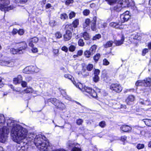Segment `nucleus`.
Returning a JSON list of instances; mask_svg holds the SVG:
<instances>
[{
  "mask_svg": "<svg viewBox=\"0 0 151 151\" xmlns=\"http://www.w3.org/2000/svg\"><path fill=\"white\" fill-rule=\"evenodd\" d=\"M14 121L8 120L7 125L10 127L12 126L10 131L11 137L12 140L17 143L16 149L17 151H26L28 147V142H23L26 139L27 141L28 131L21 126L14 123Z\"/></svg>",
  "mask_w": 151,
  "mask_h": 151,
  "instance_id": "1",
  "label": "nucleus"
},
{
  "mask_svg": "<svg viewBox=\"0 0 151 151\" xmlns=\"http://www.w3.org/2000/svg\"><path fill=\"white\" fill-rule=\"evenodd\" d=\"M13 121L14 123L17 124L16 122L11 119L6 120L4 115L0 114V142L4 143L7 139L8 135L9 132V129H12V126L10 127L7 125L9 120Z\"/></svg>",
  "mask_w": 151,
  "mask_h": 151,
  "instance_id": "2",
  "label": "nucleus"
},
{
  "mask_svg": "<svg viewBox=\"0 0 151 151\" xmlns=\"http://www.w3.org/2000/svg\"><path fill=\"white\" fill-rule=\"evenodd\" d=\"M27 139L28 142H33L37 146H38L39 144H40V143H41V142H42L44 140L46 139V138L45 136L41 134L36 135L35 134L30 133V134L29 135L28 133Z\"/></svg>",
  "mask_w": 151,
  "mask_h": 151,
  "instance_id": "3",
  "label": "nucleus"
},
{
  "mask_svg": "<svg viewBox=\"0 0 151 151\" xmlns=\"http://www.w3.org/2000/svg\"><path fill=\"white\" fill-rule=\"evenodd\" d=\"M76 86L81 89L83 91H85L88 93L89 96L93 98H96L97 97V94L96 92L92 88L84 86L83 87L82 84L80 83H77V85H76Z\"/></svg>",
  "mask_w": 151,
  "mask_h": 151,
  "instance_id": "4",
  "label": "nucleus"
},
{
  "mask_svg": "<svg viewBox=\"0 0 151 151\" xmlns=\"http://www.w3.org/2000/svg\"><path fill=\"white\" fill-rule=\"evenodd\" d=\"M9 0H0V9L2 11H8L13 9V6H9Z\"/></svg>",
  "mask_w": 151,
  "mask_h": 151,
  "instance_id": "5",
  "label": "nucleus"
},
{
  "mask_svg": "<svg viewBox=\"0 0 151 151\" xmlns=\"http://www.w3.org/2000/svg\"><path fill=\"white\" fill-rule=\"evenodd\" d=\"M42 142L36 147L41 151H48L50 148L49 142L46 139H45Z\"/></svg>",
  "mask_w": 151,
  "mask_h": 151,
  "instance_id": "6",
  "label": "nucleus"
},
{
  "mask_svg": "<svg viewBox=\"0 0 151 151\" xmlns=\"http://www.w3.org/2000/svg\"><path fill=\"white\" fill-rule=\"evenodd\" d=\"M110 89L117 93L120 92L122 89L121 86L118 84H112L110 86Z\"/></svg>",
  "mask_w": 151,
  "mask_h": 151,
  "instance_id": "7",
  "label": "nucleus"
},
{
  "mask_svg": "<svg viewBox=\"0 0 151 151\" xmlns=\"http://www.w3.org/2000/svg\"><path fill=\"white\" fill-rule=\"evenodd\" d=\"M52 103L58 108L63 109L65 107L64 104L56 99L51 98L50 99Z\"/></svg>",
  "mask_w": 151,
  "mask_h": 151,
  "instance_id": "8",
  "label": "nucleus"
},
{
  "mask_svg": "<svg viewBox=\"0 0 151 151\" xmlns=\"http://www.w3.org/2000/svg\"><path fill=\"white\" fill-rule=\"evenodd\" d=\"M120 18L122 22L127 21L131 17L129 11H127L120 15Z\"/></svg>",
  "mask_w": 151,
  "mask_h": 151,
  "instance_id": "9",
  "label": "nucleus"
},
{
  "mask_svg": "<svg viewBox=\"0 0 151 151\" xmlns=\"http://www.w3.org/2000/svg\"><path fill=\"white\" fill-rule=\"evenodd\" d=\"M14 64L12 61H5L0 60V65L3 66H6L9 67H12Z\"/></svg>",
  "mask_w": 151,
  "mask_h": 151,
  "instance_id": "10",
  "label": "nucleus"
},
{
  "mask_svg": "<svg viewBox=\"0 0 151 151\" xmlns=\"http://www.w3.org/2000/svg\"><path fill=\"white\" fill-rule=\"evenodd\" d=\"M134 99L135 97L134 96L130 95L126 99L125 101L127 104L128 105L131 104L134 101Z\"/></svg>",
  "mask_w": 151,
  "mask_h": 151,
  "instance_id": "11",
  "label": "nucleus"
},
{
  "mask_svg": "<svg viewBox=\"0 0 151 151\" xmlns=\"http://www.w3.org/2000/svg\"><path fill=\"white\" fill-rule=\"evenodd\" d=\"M63 37L65 41L70 40L72 37L71 32L69 30H67L65 34L64 35Z\"/></svg>",
  "mask_w": 151,
  "mask_h": 151,
  "instance_id": "12",
  "label": "nucleus"
},
{
  "mask_svg": "<svg viewBox=\"0 0 151 151\" xmlns=\"http://www.w3.org/2000/svg\"><path fill=\"white\" fill-rule=\"evenodd\" d=\"M122 23L119 22H112L110 23V26L116 28L122 29Z\"/></svg>",
  "mask_w": 151,
  "mask_h": 151,
  "instance_id": "13",
  "label": "nucleus"
},
{
  "mask_svg": "<svg viewBox=\"0 0 151 151\" xmlns=\"http://www.w3.org/2000/svg\"><path fill=\"white\" fill-rule=\"evenodd\" d=\"M22 80V77L21 75H18L17 77L13 79V83L15 84L20 83Z\"/></svg>",
  "mask_w": 151,
  "mask_h": 151,
  "instance_id": "14",
  "label": "nucleus"
},
{
  "mask_svg": "<svg viewBox=\"0 0 151 151\" xmlns=\"http://www.w3.org/2000/svg\"><path fill=\"white\" fill-rule=\"evenodd\" d=\"M143 81V86H149L151 85V79L150 78L145 79Z\"/></svg>",
  "mask_w": 151,
  "mask_h": 151,
  "instance_id": "15",
  "label": "nucleus"
},
{
  "mask_svg": "<svg viewBox=\"0 0 151 151\" xmlns=\"http://www.w3.org/2000/svg\"><path fill=\"white\" fill-rule=\"evenodd\" d=\"M123 7L128 6L129 2L128 0H121L119 2Z\"/></svg>",
  "mask_w": 151,
  "mask_h": 151,
  "instance_id": "16",
  "label": "nucleus"
},
{
  "mask_svg": "<svg viewBox=\"0 0 151 151\" xmlns=\"http://www.w3.org/2000/svg\"><path fill=\"white\" fill-rule=\"evenodd\" d=\"M120 128L124 132H129L132 129V128L131 127L126 125H124L121 126Z\"/></svg>",
  "mask_w": 151,
  "mask_h": 151,
  "instance_id": "17",
  "label": "nucleus"
},
{
  "mask_svg": "<svg viewBox=\"0 0 151 151\" xmlns=\"http://www.w3.org/2000/svg\"><path fill=\"white\" fill-rule=\"evenodd\" d=\"M10 52L13 54H16L17 53L21 54L23 53L21 49H15L14 48H12L10 50Z\"/></svg>",
  "mask_w": 151,
  "mask_h": 151,
  "instance_id": "18",
  "label": "nucleus"
},
{
  "mask_svg": "<svg viewBox=\"0 0 151 151\" xmlns=\"http://www.w3.org/2000/svg\"><path fill=\"white\" fill-rule=\"evenodd\" d=\"M23 72L26 74H30L32 73L31 66L26 67L23 70Z\"/></svg>",
  "mask_w": 151,
  "mask_h": 151,
  "instance_id": "19",
  "label": "nucleus"
},
{
  "mask_svg": "<svg viewBox=\"0 0 151 151\" xmlns=\"http://www.w3.org/2000/svg\"><path fill=\"white\" fill-rule=\"evenodd\" d=\"M124 40V37L123 36H122L120 40H114V42L116 46H119L123 43Z\"/></svg>",
  "mask_w": 151,
  "mask_h": 151,
  "instance_id": "20",
  "label": "nucleus"
},
{
  "mask_svg": "<svg viewBox=\"0 0 151 151\" xmlns=\"http://www.w3.org/2000/svg\"><path fill=\"white\" fill-rule=\"evenodd\" d=\"M19 46L20 47L19 49H21L22 51V50L25 49L27 47V44L25 42H22L19 43Z\"/></svg>",
  "mask_w": 151,
  "mask_h": 151,
  "instance_id": "21",
  "label": "nucleus"
},
{
  "mask_svg": "<svg viewBox=\"0 0 151 151\" xmlns=\"http://www.w3.org/2000/svg\"><path fill=\"white\" fill-rule=\"evenodd\" d=\"M122 8H123V7L118 2L117 4L114 7V9L116 11L119 12L121 10Z\"/></svg>",
  "mask_w": 151,
  "mask_h": 151,
  "instance_id": "22",
  "label": "nucleus"
},
{
  "mask_svg": "<svg viewBox=\"0 0 151 151\" xmlns=\"http://www.w3.org/2000/svg\"><path fill=\"white\" fill-rule=\"evenodd\" d=\"M64 76L65 78H68L73 83V84L75 86L76 84L77 85L75 81H73V80L74 79V78L71 75L68 74H66L64 75Z\"/></svg>",
  "mask_w": 151,
  "mask_h": 151,
  "instance_id": "23",
  "label": "nucleus"
},
{
  "mask_svg": "<svg viewBox=\"0 0 151 151\" xmlns=\"http://www.w3.org/2000/svg\"><path fill=\"white\" fill-rule=\"evenodd\" d=\"M91 21L89 19H86L85 23L83 25V27L85 28L86 27L89 26L90 23H91Z\"/></svg>",
  "mask_w": 151,
  "mask_h": 151,
  "instance_id": "24",
  "label": "nucleus"
},
{
  "mask_svg": "<svg viewBox=\"0 0 151 151\" xmlns=\"http://www.w3.org/2000/svg\"><path fill=\"white\" fill-rule=\"evenodd\" d=\"M97 46L95 45L92 46L90 48L89 51L93 55L95 52Z\"/></svg>",
  "mask_w": 151,
  "mask_h": 151,
  "instance_id": "25",
  "label": "nucleus"
},
{
  "mask_svg": "<svg viewBox=\"0 0 151 151\" xmlns=\"http://www.w3.org/2000/svg\"><path fill=\"white\" fill-rule=\"evenodd\" d=\"M145 124L149 127H151V120L147 119H145L143 120Z\"/></svg>",
  "mask_w": 151,
  "mask_h": 151,
  "instance_id": "26",
  "label": "nucleus"
},
{
  "mask_svg": "<svg viewBox=\"0 0 151 151\" xmlns=\"http://www.w3.org/2000/svg\"><path fill=\"white\" fill-rule=\"evenodd\" d=\"M84 55L85 57L87 58H89L91 55H93L89 50H86L84 52Z\"/></svg>",
  "mask_w": 151,
  "mask_h": 151,
  "instance_id": "27",
  "label": "nucleus"
},
{
  "mask_svg": "<svg viewBox=\"0 0 151 151\" xmlns=\"http://www.w3.org/2000/svg\"><path fill=\"white\" fill-rule=\"evenodd\" d=\"M79 20L77 19H76L72 23L73 26L74 28L77 27L78 25L79 24Z\"/></svg>",
  "mask_w": 151,
  "mask_h": 151,
  "instance_id": "28",
  "label": "nucleus"
},
{
  "mask_svg": "<svg viewBox=\"0 0 151 151\" xmlns=\"http://www.w3.org/2000/svg\"><path fill=\"white\" fill-rule=\"evenodd\" d=\"M83 37L86 40H88L90 38V37L88 33L86 32L84 33L83 35Z\"/></svg>",
  "mask_w": 151,
  "mask_h": 151,
  "instance_id": "29",
  "label": "nucleus"
},
{
  "mask_svg": "<svg viewBox=\"0 0 151 151\" xmlns=\"http://www.w3.org/2000/svg\"><path fill=\"white\" fill-rule=\"evenodd\" d=\"M31 68L32 73H37L40 71V69L35 66H31Z\"/></svg>",
  "mask_w": 151,
  "mask_h": 151,
  "instance_id": "30",
  "label": "nucleus"
},
{
  "mask_svg": "<svg viewBox=\"0 0 151 151\" xmlns=\"http://www.w3.org/2000/svg\"><path fill=\"white\" fill-rule=\"evenodd\" d=\"M139 102L142 104L148 105L150 104V101L148 100H147V101H144V100L141 99L139 101Z\"/></svg>",
  "mask_w": 151,
  "mask_h": 151,
  "instance_id": "31",
  "label": "nucleus"
},
{
  "mask_svg": "<svg viewBox=\"0 0 151 151\" xmlns=\"http://www.w3.org/2000/svg\"><path fill=\"white\" fill-rule=\"evenodd\" d=\"M78 45L81 47H83L85 45V42L82 39H80L79 40L78 42Z\"/></svg>",
  "mask_w": 151,
  "mask_h": 151,
  "instance_id": "32",
  "label": "nucleus"
},
{
  "mask_svg": "<svg viewBox=\"0 0 151 151\" xmlns=\"http://www.w3.org/2000/svg\"><path fill=\"white\" fill-rule=\"evenodd\" d=\"M113 43V42L112 41H108L104 45V47L106 48L110 47L112 46Z\"/></svg>",
  "mask_w": 151,
  "mask_h": 151,
  "instance_id": "33",
  "label": "nucleus"
},
{
  "mask_svg": "<svg viewBox=\"0 0 151 151\" xmlns=\"http://www.w3.org/2000/svg\"><path fill=\"white\" fill-rule=\"evenodd\" d=\"M33 91L32 88L31 87L28 88L25 90L23 91V92L24 93H29L32 92Z\"/></svg>",
  "mask_w": 151,
  "mask_h": 151,
  "instance_id": "34",
  "label": "nucleus"
},
{
  "mask_svg": "<svg viewBox=\"0 0 151 151\" xmlns=\"http://www.w3.org/2000/svg\"><path fill=\"white\" fill-rule=\"evenodd\" d=\"M55 36L57 39H60L62 37V35L60 32H57L55 34Z\"/></svg>",
  "mask_w": 151,
  "mask_h": 151,
  "instance_id": "35",
  "label": "nucleus"
},
{
  "mask_svg": "<svg viewBox=\"0 0 151 151\" xmlns=\"http://www.w3.org/2000/svg\"><path fill=\"white\" fill-rule=\"evenodd\" d=\"M101 37V35L99 34H98L96 35L93 36L92 38V40H99Z\"/></svg>",
  "mask_w": 151,
  "mask_h": 151,
  "instance_id": "36",
  "label": "nucleus"
},
{
  "mask_svg": "<svg viewBox=\"0 0 151 151\" xmlns=\"http://www.w3.org/2000/svg\"><path fill=\"white\" fill-rule=\"evenodd\" d=\"M60 18L61 19L65 20L67 19L68 16L67 14L65 13H63L60 14Z\"/></svg>",
  "mask_w": 151,
  "mask_h": 151,
  "instance_id": "37",
  "label": "nucleus"
},
{
  "mask_svg": "<svg viewBox=\"0 0 151 151\" xmlns=\"http://www.w3.org/2000/svg\"><path fill=\"white\" fill-rule=\"evenodd\" d=\"M98 26L99 28H105L107 26V24L106 23H104L102 24L101 23H98Z\"/></svg>",
  "mask_w": 151,
  "mask_h": 151,
  "instance_id": "38",
  "label": "nucleus"
},
{
  "mask_svg": "<svg viewBox=\"0 0 151 151\" xmlns=\"http://www.w3.org/2000/svg\"><path fill=\"white\" fill-rule=\"evenodd\" d=\"M100 54H97L95 55L93 57L94 60L96 62H97L98 60L100 58Z\"/></svg>",
  "mask_w": 151,
  "mask_h": 151,
  "instance_id": "39",
  "label": "nucleus"
},
{
  "mask_svg": "<svg viewBox=\"0 0 151 151\" xmlns=\"http://www.w3.org/2000/svg\"><path fill=\"white\" fill-rule=\"evenodd\" d=\"M76 49V47L73 45H70L69 47V50L70 52L74 51Z\"/></svg>",
  "mask_w": 151,
  "mask_h": 151,
  "instance_id": "40",
  "label": "nucleus"
},
{
  "mask_svg": "<svg viewBox=\"0 0 151 151\" xmlns=\"http://www.w3.org/2000/svg\"><path fill=\"white\" fill-rule=\"evenodd\" d=\"M87 69L88 70L90 71L93 68V65L91 64H89L87 66Z\"/></svg>",
  "mask_w": 151,
  "mask_h": 151,
  "instance_id": "41",
  "label": "nucleus"
},
{
  "mask_svg": "<svg viewBox=\"0 0 151 151\" xmlns=\"http://www.w3.org/2000/svg\"><path fill=\"white\" fill-rule=\"evenodd\" d=\"M143 81H138L135 83V85L137 86H143Z\"/></svg>",
  "mask_w": 151,
  "mask_h": 151,
  "instance_id": "42",
  "label": "nucleus"
},
{
  "mask_svg": "<svg viewBox=\"0 0 151 151\" xmlns=\"http://www.w3.org/2000/svg\"><path fill=\"white\" fill-rule=\"evenodd\" d=\"M99 125L101 127L104 128L106 126V122L104 121H102L99 123Z\"/></svg>",
  "mask_w": 151,
  "mask_h": 151,
  "instance_id": "43",
  "label": "nucleus"
},
{
  "mask_svg": "<svg viewBox=\"0 0 151 151\" xmlns=\"http://www.w3.org/2000/svg\"><path fill=\"white\" fill-rule=\"evenodd\" d=\"M76 15L75 13L73 12H71L69 14V17L70 19L74 17Z\"/></svg>",
  "mask_w": 151,
  "mask_h": 151,
  "instance_id": "44",
  "label": "nucleus"
},
{
  "mask_svg": "<svg viewBox=\"0 0 151 151\" xmlns=\"http://www.w3.org/2000/svg\"><path fill=\"white\" fill-rule=\"evenodd\" d=\"M132 38L134 40H137L138 38V36L137 33H135L131 35Z\"/></svg>",
  "mask_w": 151,
  "mask_h": 151,
  "instance_id": "45",
  "label": "nucleus"
},
{
  "mask_svg": "<svg viewBox=\"0 0 151 151\" xmlns=\"http://www.w3.org/2000/svg\"><path fill=\"white\" fill-rule=\"evenodd\" d=\"M30 41L34 43H36L38 41V39L37 37H35L31 38Z\"/></svg>",
  "mask_w": 151,
  "mask_h": 151,
  "instance_id": "46",
  "label": "nucleus"
},
{
  "mask_svg": "<svg viewBox=\"0 0 151 151\" xmlns=\"http://www.w3.org/2000/svg\"><path fill=\"white\" fill-rule=\"evenodd\" d=\"M49 24L51 27H54L56 25V22L54 20H52L50 22Z\"/></svg>",
  "mask_w": 151,
  "mask_h": 151,
  "instance_id": "47",
  "label": "nucleus"
},
{
  "mask_svg": "<svg viewBox=\"0 0 151 151\" xmlns=\"http://www.w3.org/2000/svg\"><path fill=\"white\" fill-rule=\"evenodd\" d=\"M91 28L92 30L96 31V23H92L91 24Z\"/></svg>",
  "mask_w": 151,
  "mask_h": 151,
  "instance_id": "48",
  "label": "nucleus"
},
{
  "mask_svg": "<svg viewBox=\"0 0 151 151\" xmlns=\"http://www.w3.org/2000/svg\"><path fill=\"white\" fill-rule=\"evenodd\" d=\"M108 3L110 5H112L115 4L116 1L115 0H107Z\"/></svg>",
  "mask_w": 151,
  "mask_h": 151,
  "instance_id": "49",
  "label": "nucleus"
},
{
  "mask_svg": "<svg viewBox=\"0 0 151 151\" xmlns=\"http://www.w3.org/2000/svg\"><path fill=\"white\" fill-rule=\"evenodd\" d=\"M144 147V145L143 144H139L137 146V147L138 149H142Z\"/></svg>",
  "mask_w": 151,
  "mask_h": 151,
  "instance_id": "50",
  "label": "nucleus"
},
{
  "mask_svg": "<svg viewBox=\"0 0 151 151\" xmlns=\"http://www.w3.org/2000/svg\"><path fill=\"white\" fill-rule=\"evenodd\" d=\"M99 79V77L98 76H94L93 77V81L95 82H98Z\"/></svg>",
  "mask_w": 151,
  "mask_h": 151,
  "instance_id": "51",
  "label": "nucleus"
},
{
  "mask_svg": "<svg viewBox=\"0 0 151 151\" xmlns=\"http://www.w3.org/2000/svg\"><path fill=\"white\" fill-rule=\"evenodd\" d=\"M52 52L54 55L58 56L59 52V50L58 49H53Z\"/></svg>",
  "mask_w": 151,
  "mask_h": 151,
  "instance_id": "52",
  "label": "nucleus"
},
{
  "mask_svg": "<svg viewBox=\"0 0 151 151\" xmlns=\"http://www.w3.org/2000/svg\"><path fill=\"white\" fill-rule=\"evenodd\" d=\"M90 11L88 9L84 10L83 12V15L85 16H87L88 15Z\"/></svg>",
  "mask_w": 151,
  "mask_h": 151,
  "instance_id": "53",
  "label": "nucleus"
},
{
  "mask_svg": "<svg viewBox=\"0 0 151 151\" xmlns=\"http://www.w3.org/2000/svg\"><path fill=\"white\" fill-rule=\"evenodd\" d=\"M27 0H14L16 3H24L27 1Z\"/></svg>",
  "mask_w": 151,
  "mask_h": 151,
  "instance_id": "54",
  "label": "nucleus"
},
{
  "mask_svg": "<svg viewBox=\"0 0 151 151\" xmlns=\"http://www.w3.org/2000/svg\"><path fill=\"white\" fill-rule=\"evenodd\" d=\"M100 70L98 69H95L94 71V76H98L99 75L100 73Z\"/></svg>",
  "mask_w": 151,
  "mask_h": 151,
  "instance_id": "55",
  "label": "nucleus"
},
{
  "mask_svg": "<svg viewBox=\"0 0 151 151\" xmlns=\"http://www.w3.org/2000/svg\"><path fill=\"white\" fill-rule=\"evenodd\" d=\"M109 64V62L106 59H104L103 60V64L105 65H107Z\"/></svg>",
  "mask_w": 151,
  "mask_h": 151,
  "instance_id": "56",
  "label": "nucleus"
},
{
  "mask_svg": "<svg viewBox=\"0 0 151 151\" xmlns=\"http://www.w3.org/2000/svg\"><path fill=\"white\" fill-rule=\"evenodd\" d=\"M83 121L81 119H78L76 120V123L77 125H80L82 124Z\"/></svg>",
  "mask_w": 151,
  "mask_h": 151,
  "instance_id": "57",
  "label": "nucleus"
},
{
  "mask_svg": "<svg viewBox=\"0 0 151 151\" xmlns=\"http://www.w3.org/2000/svg\"><path fill=\"white\" fill-rule=\"evenodd\" d=\"M18 34L20 35H22L24 33V31L23 29H20L18 30Z\"/></svg>",
  "mask_w": 151,
  "mask_h": 151,
  "instance_id": "58",
  "label": "nucleus"
},
{
  "mask_svg": "<svg viewBox=\"0 0 151 151\" xmlns=\"http://www.w3.org/2000/svg\"><path fill=\"white\" fill-rule=\"evenodd\" d=\"M22 83L21 85L22 87H26L27 85V82L24 81H21Z\"/></svg>",
  "mask_w": 151,
  "mask_h": 151,
  "instance_id": "59",
  "label": "nucleus"
},
{
  "mask_svg": "<svg viewBox=\"0 0 151 151\" xmlns=\"http://www.w3.org/2000/svg\"><path fill=\"white\" fill-rule=\"evenodd\" d=\"M61 50L65 52H67L68 50V48L65 46L61 48Z\"/></svg>",
  "mask_w": 151,
  "mask_h": 151,
  "instance_id": "60",
  "label": "nucleus"
},
{
  "mask_svg": "<svg viewBox=\"0 0 151 151\" xmlns=\"http://www.w3.org/2000/svg\"><path fill=\"white\" fill-rule=\"evenodd\" d=\"M73 0H67L65 2V4L67 5H68L70 3H73Z\"/></svg>",
  "mask_w": 151,
  "mask_h": 151,
  "instance_id": "61",
  "label": "nucleus"
},
{
  "mask_svg": "<svg viewBox=\"0 0 151 151\" xmlns=\"http://www.w3.org/2000/svg\"><path fill=\"white\" fill-rule=\"evenodd\" d=\"M148 51V50L147 49H144L142 52V55H145V54Z\"/></svg>",
  "mask_w": 151,
  "mask_h": 151,
  "instance_id": "62",
  "label": "nucleus"
},
{
  "mask_svg": "<svg viewBox=\"0 0 151 151\" xmlns=\"http://www.w3.org/2000/svg\"><path fill=\"white\" fill-rule=\"evenodd\" d=\"M71 151H81L80 149L79 148L75 147L73 148Z\"/></svg>",
  "mask_w": 151,
  "mask_h": 151,
  "instance_id": "63",
  "label": "nucleus"
},
{
  "mask_svg": "<svg viewBox=\"0 0 151 151\" xmlns=\"http://www.w3.org/2000/svg\"><path fill=\"white\" fill-rule=\"evenodd\" d=\"M127 138V137L125 136H122L121 138V140L123 142L124 141L126 140Z\"/></svg>",
  "mask_w": 151,
  "mask_h": 151,
  "instance_id": "64",
  "label": "nucleus"
}]
</instances>
